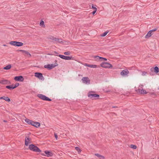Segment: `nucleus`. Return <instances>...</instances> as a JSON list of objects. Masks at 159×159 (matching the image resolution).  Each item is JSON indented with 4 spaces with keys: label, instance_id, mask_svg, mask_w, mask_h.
Listing matches in <instances>:
<instances>
[{
    "label": "nucleus",
    "instance_id": "nucleus-44",
    "mask_svg": "<svg viewBox=\"0 0 159 159\" xmlns=\"http://www.w3.org/2000/svg\"><path fill=\"white\" fill-rule=\"evenodd\" d=\"M3 121L5 122H6L7 121L6 120H4Z\"/></svg>",
    "mask_w": 159,
    "mask_h": 159
},
{
    "label": "nucleus",
    "instance_id": "nucleus-40",
    "mask_svg": "<svg viewBox=\"0 0 159 159\" xmlns=\"http://www.w3.org/2000/svg\"><path fill=\"white\" fill-rule=\"evenodd\" d=\"M113 108H117V106H113L112 107Z\"/></svg>",
    "mask_w": 159,
    "mask_h": 159
},
{
    "label": "nucleus",
    "instance_id": "nucleus-7",
    "mask_svg": "<svg viewBox=\"0 0 159 159\" xmlns=\"http://www.w3.org/2000/svg\"><path fill=\"white\" fill-rule=\"evenodd\" d=\"M82 82L86 84H89L90 83V80L88 77H84L82 79Z\"/></svg>",
    "mask_w": 159,
    "mask_h": 159
},
{
    "label": "nucleus",
    "instance_id": "nucleus-22",
    "mask_svg": "<svg viewBox=\"0 0 159 159\" xmlns=\"http://www.w3.org/2000/svg\"><path fill=\"white\" fill-rule=\"evenodd\" d=\"M45 96V95L41 94H39L37 95V97L42 100H43V99L44 97Z\"/></svg>",
    "mask_w": 159,
    "mask_h": 159
},
{
    "label": "nucleus",
    "instance_id": "nucleus-27",
    "mask_svg": "<svg viewBox=\"0 0 159 159\" xmlns=\"http://www.w3.org/2000/svg\"><path fill=\"white\" fill-rule=\"evenodd\" d=\"M25 54H26L27 55V56H29L28 57H30L31 56V54H30V53L29 52H28L27 51H25V52H24Z\"/></svg>",
    "mask_w": 159,
    "mask_h": 159
},
{
    "label": "nucleus",
    "instance_id": "nucleus-31",
    "mask_svg": "<svg viewBox=\"0 0 159 159\" xmlns=\"http://www.w3.org/2000/svg\"><path fill=\"white\" fill-rule=\"evenodd\" d=\"M49 39H50L54 40V41H56V38L54 37H53V36H51V37H50L49 38Z\"/></svg>",
    "mask_w": 159,
    "mask_h": 159
},
{
    "label": "nucleus",
    "instance_id": "nucleus-43",
    "mask_svg": "<svg viewBox=\"0 0 159 159\" xmlns=\"http://www.w3.org/2000/svg\"><path fill=\"white\" fill-rule=\"evenodd\" d=\"M41 155H43V156H45V155L43 153H41Z\"/></svg>",
    "mask_w": 159,
    "mask_h": 159
},
{
    "label": "nucleus",
    "instance_id": "nucleus-21",
    "mask_svg": "<svg viewBox=\"0 0 159 159\" xmlns=\"http://www.w3.org/2000/svg\"><path fill=\"white\" fill-rule=\"evenodd\" d=\"M89 67L93 68H96L98 66H97V65H90V64H87L86 65Z\"/></svg>",
    "mask_w": 159,
    "mask_h": 159
},
{
    "label": "nucleus",
    "instance_id": "nucleus-8",
    "mask_svg": "<svg viewBox=\"0 0 159 159\" xmlns=\"http://www.w3.org/2000/svg\"><path fill=\"white\" fill-rule=\"evenodd\" d=\"M58 56L63 59H65V60H71V59H72V57L71 56H70V57H69V56H65L62 55H59Z\"/></svg>",
    "mask_w": 159,
    "mask_h": 159
},
{
    "label": "nucleus",
    "instance_id": "nucleus-39",
    "mask_svg": "<svg viewBox=\"0 0 159 159\" xmlns=\"http://www.w3.org/2000/svg\"><path fill=\"white\" fill-rule=\"evenodd\" d=\"M18 51L20 52H25V50H19Z\"/></svg>",
    "mask_w": 159,
    "mask_h": 159
},
{
    "label": "nucleus",
    "instance_id": "nucleus-5",
    "mask_svg": "<svg viewBox=\"0 0 159 159\" xmlns=\"http://www.w3.org/2000/svg\"><path fill=\"white\" fill-rule=\"evenodd\" d=\"M129 74V71L127 69H125L120 72V74L123 76H128Z\"/></svg>",
    "mask_w": 159,
    "mask_h": 159
},
{
    "label": "nucleus",
    "instance_id": "nucleus-19",
    "mask_svg": "<svg viewBox=\"0 0 159 159\" xmlns=\"http://www.w3.org/2000/svg\"><path fill=\"white\" fill-rule=\"evenodd\" d=\"M0 99H3L6 101L10 102V99L7 97L3 96L0 97Z\"/></svg>",
    "mask_w": 159,
    "mask_h": 159
},
{
    "label": "nucleus",
    "instance_id": "nucleus-28",
    "mask_svg": "<svg viewBox=\"0 0 159 159\" xmlns=\"http://www.w3.org/2000/svg\"><path fill=\"white\" fill-rule=\"evenodd\" d=\"M130 146L131 148L133 149H136L137 148V147L136 145L133 144H131Z\"/></svg>",
    "mask_w": 159,
    "mask_h": 159
},
{
    "label": "nucleus",
    "instance_id": "nucleus-42",
    "mask_svg": "<svg viewBox=\"0 0 159 159\" xmlns=\"http://www.w3.org/2000/svg\"><path fill=\"white\" fill-rule=\"evenodd\" d=\"M94 7L93 5H92V8L94 9Z\"/></svg>",
    "mask_w": 159,
    "mask_h": 159
},
{
    "label": "nucleus",
    "instance_id": "nucleus-20",
    "mask_svg": "<svg viewBox=\"0 0 159 159\" xmlns=\"http://www.w3.org/2000/svg\"><path fill=\"white\" fill-rule=\"evenodd\" d=\"M95 155L99 157L100 159H104L105 158L104 156L101 155L98 153H95Z\"/></svg>",
    "mask_w": 159,
    "mask_h": 159
},
{
    "label": "nucleus",
    "instance_id": "nucleus-37",
    "mask_svg": "<svg viewBox=\"0 0 159 159\" xmlns=\"http://www.w3.org/2000/svg\"><path fill=\"white\" fill-rule=\"evenodd\" d=\"M157 30V28H155V29H154L153 30H151V31H152V32L153 31H156Z\"/></svg>",
    "mask_w": 159,
    "mask_h": 159
},
{
    "label": "nucleus",
    "instance_id": "nucleus-25",
    "mask_svg": "<svg viewBox=\"0 0 159 159\" xmlns=\"http://www.w3.org/2000/svg\"><path fill=\"white\" fill-rule=\"evenodd\" d=\"M56 41H57L59 43H64L63 42L64 41H63L62 39H60L57 38H56Z\"/></svg>",
    "mask_w": 159,
    "mask_h": 159
},
{
    "label": "nucleus",
    "instance_id": "nucleus-33",
    "mask_svg": "<svg viewBox=\"0 0 159 159\" xmlns=\"http://www.w3.org/2000/svg\"><path fill=\"white\" fill-rule=\"evenodd\" d=\"M94 10L92 12L93 15H94L97 11V9L96 7H94Z\"/></svg>",
    "mask_w": 159,
    "mask_h": 159
},
{
    "label": "nucleus",
    "instance_id": "nucleus-34",
    "mask_svg": "<svg viewBox=\"0 0 159 159\" xmlns=\"http://www.w3.org/2000/svg\"><path fill=\"white\" fill-rule=\"evenodd\" d=\"M64 54L65 55H69L70 54V52L69 51L65 52H64Z\"/></svg>",
    "mask_w": 159,
    "mask_h": 159
},
{
    "label": "nucleus",
    "instance_id": "nucleus-45",
    "mask_svg": "<svg viewBox=\"0 0 159 159\" xmlns=\"http://www.w3.org/2000/svg\"><path fill=\"white\" fill-rule=\"evenodd\" d=\"M3 46H7V45H6V44H4V45H3Z\"/></svg>",
    "mask_w": 159,
    "mask_h": 159
},
{
    "label": "nucleus",
    "instance_id": "nucleus-12",
    "mask_svg": "<svg viewBox=\"0 0 159 159\" xmlns=\"http://www.w3.org/2000/svg\"><path fill=\"white\" fill-rule=\"evenodd\" d=\"M10 82L7 80H0V84H10Z\"/></svg>",
    "mask_w": 159,
    "mask_h": 159
},
{
    "label": "nucleus",
    "instance_id": "nucleus-11",
    "mask_svg": "<svg viewBox=\"0 0 159 159\" xmlns=\"http://www.w3.org/2000/svg\"><path fill=\"white\" fill-rule=\"evenodd\" d=\"M55 66V65L54 64H48L47 65H45L44 66L45 68H48L49 69H51L54 68Z\"/></svg>",
    "mask_w": 159,
    "mask_h": 159
},
{
    "label": "nucleus",
    "instance_id": "nucleus-32",
    "mask_svg": "<svg viewBox=\"0 0 159 159\" xmlns=\"http://www.w3.org/2000/svg\"><path fill=\"white\" fill-rule=\"evenodd\" d=\"M40 26L44 25V27L45 26L44 25V22L43 20H41L40 22Z\"/></svg>",
    "mask_w": 159,
    "mask_h": 159
},
{
    "label": "nucleus",
    "instance_id": "nucleus-38",
    "mask_svg": "<svg viewBox=\"0 0 159 159\" xmlns=\"http://www.w3.org/2000/svg\"><path fill=\"white\" fill-rule=\"evenodd\" d=\"M54 136L56 139H57V135L56 133H54Z\"/></svg>",
    "mask_w": 159,
    "mask_h": 159
},
{
    "label": "nucleus",
    "instance_id": "nucleus-9",
    "mask_svg": "<svg viewBox=\"0 0 159 159\" xmlns=\"http://www.w3.org/2000/svg\"><path fill=\"white\" fill-rule=\"evenodd\" d=\"M135 90L138 93L141 94H146L147 93L145 90L143 89H141L139 88L138 89H136Z\"/></svg>",
    "mask_w": 159,
    "mask_h": 159
},
{
    "label": "nucleus",
    "instance_id": "nucleus-24",
    "mask_svg": "<svg viewBox=\"0 0 159 159\" xmlns=\"http://www.w3.org/2000/svg\"><path fill=\"white\" fill-rule=\"evenodd\" d=\"M43 100L47 101H52V100L50 99L48 97H46V96L44 97L43 99Z\"/></svg>",
    "mask_w": 159,
    "mask_h": 159
},
{
    "label": "nucleus",
    "instance_id": "nucleus-17",
    "mask_svg": "<svg viewBox=\"0 0 159 159\" xmlns=\"http://www.w3.org/2000/svg\"><path fill=\"white\" fill-rule=\"evenodd\" d=\"M44 152L47 157L52 156L53 155V154L52 152L48 151H45Z\"/></svg>",
    "mask_w": 159,
    "mask_h": 159
},
{
    "label": "nucleus",
    "instance_id": "nucleus-4",
    "mask_svg": "<svg viewBox=\"0 0 159 159\" xmlns=\"http://www.w3.org/2000/svg\"><path fill=\"white\" fill-rule=\"evenodd\" d=\"M101 66L105 68H110L112 67V66L111 64L107 62H102L101 64Z\"/></svg>",
    "mask_w": 159,
    "mask_h": 159
},
{
    "label": "nucleus",
    "instance_id": "nucleus-10",
    "mask_svg": "<svg viewBox=\"0 0 159 159\" xmlns=\"http://www.w3.org/2000/svg\"><path fill=\"white\" fill-rule=\"evenodd\" d=\"M14 79L16 81L23 82L24 78L22 76H16L14 77Z\"/></svg>",
    "mask_w": 159,
    "mask_h": 159
},
{
    "label": "nucleus",
    "instance_id": "nucleus-41",
    "mask_svg": "<svg viewBox=\"0 0 159 159\" xmlns=\"http://www.w3.org/2000/svg\"><path fill=\"white\" fill-rule=\"evenodd\" d=\"M143 74L144 75H145L146 74V72H143Z\"/></svg>",
    "mask_w": 159,
    "mask_h": 159
},
{
    "label": "nucleus",
    "instance_id": "nucleus-35",
    "mask_svg": "<svg viewBox=\"0 0 159 159\" xmlns=\"http://www.w3.org/2000/svg\"><path fill=\"white\" fill-rule=\"evenodd\" d=\"M19 83H16L15 84V86H13V88L14 89H15V88H16L19 85Z\"/></svg>",
    "mask_w": 159,
    "mask_h": 159
},
{
    "label": "nucleus",
    "instance_id": "nucleus-13",
    "mask_svg": "<svg viewBox=\"0 0 159 159\" xmlns=\"http://www.w3.org/2000/svg\"><path fill=\"white\" fill-rule=\"evenodd\" d=\"M35 76L41 79H42V78H43L42 74L39 72L35 73Z\"/></svg>",
    "mask_w": 159,
    "mask_h": 159
},
{
    "label": "nucleus",
    "instance_id": "nucleus-15",
    "mask_svg": "<svg viewBox=\"0 0 159 159\" xmlns=\"http://www.w3.org/2000/svg\"><path fill=\"white\" fill-rule=\"evenodd\" d=\"M93 57L94 58V60L96 61H101V57H99L98 56H94Z\"/></svg>",
    "mask_w": 159,
    "mask_h": 159
},
{
    "label": "nucleus",
    "instance_id": "nucleus-36",
    "mask_svg": "<svg viewBox=\"0 0 159 159\" xmlns=\"http://www.w3.org/2000/svg\"><path fill=\"white\" fill-rule=\"evenodd\" d=\"M101 58H102V59H101V61H103V60H104V61L107 60V59L106 58H103V57H101Z\"/></svg>",
    "mask_w": 159,
    "mask_h": 159
},
{
    "label": "nucleus",
    "instance_id": "nucleus-6",
    "mask_svg": "<svg viewBox=\"0 0 159 159\" xmlns=\"http://www.w3.org/2000/svg\"><path fill=\"white\" fill-rule=\"evenodd\" d=\"M94 92H90L88 93V96L89 97L93 98L95 97H99V95L97 94H94Z\"/></svg>",
    "mask_w": 159,
    "mask_h": 159
},
{
    "label": "nucleus",
    "instance_id": "nucleus-3",
    "mask_svg": "<svg viewBox=\"0 0 159 159\" xmlns=\"http://www.w3.org/2000/svg\"><path fill=\"white\" fill-rule=\"evenodd\" d=\"M10 44L12 45L17 47L22 46L23 44V43L22 42L15 41H11L10 42Z\"/></svg>",
    "mask_w": 159,
    "mask_h": 159
},
{
    "label": "nucleus",
    "instance_id": "nucleus-2",
    "mask_svg": "<svg viewBox=\"0 0 159 159\" xmlns=\"http://www.w3.org/2000/svg\"><path fill=\"white\" fill-rule=\"evenodd\" d=\"M29 148L31 151L37 152H40L41 151L35 145L31 144L29 146Z\"/></svg>",
    "mask_w": 159,
    "mask_h": 159
},
{
    "label": "nucleus",
    "instance_id": "nucleus-14",
    "mask_svg": "<svg viewBox=\"0 0 159 159\" xmlns=\"http://www.w3.org/2000/svg\"><path fill=\"white\" fill-rule=\"evenodd\" d=\"M31 139L30 138L26 137L25 139V144L26 146H28L29 143H31Z\"/></svg>",
    "mask_w": 159,
    "mask_h": 159
},
{
    "label": "nucleus",
    "instance_id": "nucleus-18",
    "mask_svg": "<svg viewBox=\"0 0 159 159\" xmlns=\"http://www.w3.org/2000/svg\"><path fill=\"white\" fill-rule=\"evenodd\" d=\"M152 34V31L150 30L148 32L147 35L145 36V38H149L150 37Z\"/></svg>",
    "mask_w": 159,
    "mask_h": 159
},
{
    "label": "nucleus",
    "instance_id": "nucleus-29",
    "mask_svg": "<svg viewBox=\"0 0 159 159\" xmlns=\"http://www.w3.org/2000/svg\"><path fill=\"white\" fill-rule=\"evenodd\" d=\"M108 31H106L105 32H104L103 34H102L101 35V36L102 37H104L108 33Z\"/></svg>",
    "mask_w": 159,
    "mask_h": 159
},
{
    "label": "nucleus",
    "instance_id": "nucleus-30",
    "mask_svg": "<svg viewBox=\"0 0 159 159\" xmlns=\"http://www.w3.org/2000/svg\"><path fill=\"white\" fill-rule=\"evenodd\" d=\"M75 149L79 152H80L81 151V150L78 147H76Z\"/></svg>",
    "mask_w": 159,
    "mask_h": 159
},
{
    "label": "nucleus",
    "instance_id": "nucleus-1",
    "mask_svg": "<svg viewBox=\"0 0 159 159\" xmlns=\"http://www.w3.org/2000/svg\"><path fill=\"white\" fill-rule=\"evenodd\" d=\"M25 121L29 124H30L36 128H38L40 125V123L38 122H35L33 120H30L27 118L25 120Z\"/></svg>",
    "mask_w": 159,
    "mask_h": 159
},
{
    "label": "nucleus",
    "instance_id": "nucleus-46",
    "mask_svg": "<svg viewBox=\"0 0 159 159\" xmlns=\"http://www.w3.org/2000/svg\"><path fill=\"white\" fill-rule=\"evenodd\" d=\"M158 89L159 90V87L158 88Z\"/></svg>",
    "mask_w": 159,
    "mask_h": 159
},
{
    "label": "nucleus",
    "instance_id": "nucleus-23",
    "mask_svg": "<svg viewBox=\"0 0 159 159\" xmlns=\"http://www.w3.org/2000/svg\"><path fill=\"white\" fill-rule=\"evenodd\" d=\"M11 67V65L10 64H9L7 66L4 67L3 69L6 70H8L10 69Z\"/></svg>",
    "mask_w": 159,
    "mask_h": 159
},
{
    "label": "nucleus",
    "instance_id": "nucleus-26",
    "mask_svg": "<svg viewBox=\"0 0 159 159\" xmlns=\"http://www.w3.org/2000/svg\"><path fill=\"white\" fill-rule=\"evenodd\" d=\"M6 88L7 89H14V88H13V85H8L6 86Z\"/></svg>",
    "mask_w": 159,
    "mask_h": 159
},
{
    "label": "nucleus",
    "instance_id": "nucleus-16",
    "mask_svg": "<svg viewBox=\"0 0 159 159\" xmlns=\"http://www.w3.org/2000/svg\"><path fill=\"white\" fill-rule=\"evenodd\" d=\"M150 70L152 71L154 70V72L156 73L158 72L159 70V68L157 66H155L154 68H151Z\"/></svg>",
    "mask_w": 159,
    "mask_h": 159
}]
</instances>
